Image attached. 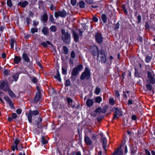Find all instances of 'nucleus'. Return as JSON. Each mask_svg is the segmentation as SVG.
Instances as JSON below:
<instances>
[{
	"label": "nucleus",
	"mask_w": 155,
	"mask_h": 155,
	"mask_svg": "<svg viewBox=\"0 0 155 155\" xmlns=\"http://www.w3.org/2000/svg\"><path fill=\"white\" fill-rule=\"evenodd\" d=\"M61 39L63 42L66 44L68 45L70 43L71 40L70 34L63 29L61 30Z\"/></svg>",
	"instance_id": "f257e3e1"
},
{
	"label": "nucleus",
	"mask_w": 155,
	"mask_h": 155,
	"mask_svg": "<svg viewBox=\"0 0 155 155\" xmlns=\"http://www.w3.org/2000/svg\"><path fill=\"white\" fill-rule=\"evenodd\" d=\"M83 68V67L82 65L80 64L73 69L71 73V78L72 81L75 80V76L78 75L79 71H82Z\"/></svg>",
	"instance_id": "f03ea898"
},
{
	"label": "nucleus",
	"mask_w": 155,
	"mask_h": 155,
	"mask_svg": "<svg viewBox=\"0 0 155 155\" xmlns=\"http://www.w3.org/2000/svg\"><path fill=\"white\" fill-rule=\"evenodd\" d=\"M39 114V112L37 110H30L28 114L26 113V115L27 117L28 121L30 123L32 122V117H34V116Z\"/></svg>",
	"instance_id": "7ed1b4c3"
},
{
	"label": "nucleus",
	"mask_w": 155,
	"mask_h": 155,
	"mask_svg": "<svg viewBox=\"0 0 155 155\" xmlns=\"http://www.w3.org/2000/svg\"><path fill=\"white\" fill-rule=\"evenodd\" d=\"M20 142V141L18 140V138L16 139L15 140L14 142V145H13L12 146V149L13 151H14L15 150H22V149L23 148V144L21 143L19 145L18 147V145L19 144Z\"/></svg>",
	"instance_id": "20e7f679"
},
{
	"label": "nucleus",
	"mask_w": 155,
	"mask_h": 155,
	"mask_svg": "<svg viewBox=\"0 0 155 155\" xmlns=\"http://www.w3.org/2000/svg\"><path fill=\"white\" fill-rule=\"evenodd\" d=\"M147 74L150 82L152 84H154L155 83V78L153 71L151 69H150V71H147Z\"/></svg>",
	"instance_id": "39448f33"
},
{
	"label": "nucleus",
	"mask_w": 155,
	"mask_h": 155,
	"mask_svg": "<svg viewBox=\"0 0 155 155\" xmlns=\"http://www.w3.org/2000/svg\"><path fill=\"white\" fill-rule=\"evenodd\" d=\"M9 88V85L7 81L3 80L0 81V89L6 92Z\"/></svg>",
	"instance_id": "423d86ee"
},
{
	"label": "nucleus",
	"mask_w": 155,
	"mask_h": 155,
	"mask_svg": "<svg viewBox=\"0 0 155 155\" xmlns=\"http://www.w3.org/2000/svg\"><path fill=\"white\" fill-rule=\"evenodd\" d=\"M90 75V70L87 68H85V70L83 72L80 77L81 80H84L85 79H88Z\"/></svg>",
	"instance_id": "0eeeda50"
},
{
	"label": "nucleus",
	"mask_w": 155,
	"mask_h": 155,
	"mask_svg": "<svg viewBox=\"0 0 155 155\" xmlns=\"http://www.w3.org/2000/svg\"><path fill=\"white\" fill-rule=\"evenodd\" d=\"M90 52L94 56H99V53L98 48L96 45H93L90 47L89 49Z\"/></svg>",
	"instance_id": "6e6552de"
},
{
	"label": "nucleus",
	"mask_w": 155,
	"mask_h": 155,
	"mask_svg": "<svg viewBox=\"0 0 155 155\" xmlns=\"http://www.w3.org/2000/svg\"><path fill=\"white\" fill-rule=\"evenodd\" d=\"M54 15L56 18H58L59 17L64 18L66 16L67 12L66 11L63 9L62 11H58L55 12Z\"/></svg>",
	"instance_id": "1a4fd4ad"
},
{
	"label": "nucleus",
	"mask_w": 155,
	"mask_h": 155,
	"mask_svg": "<svg viewBox=\"0 0 155 155\" xmlns=\"http://www.w3.org/2000/svg\"><path fill=\"white\" fill-rule=\"evenodd\" d=\"M113 110L114 113L113 117V120L118 118L119 116H122V113L120 109L117 108H113Z\"/></svg>",
	"instance_id": "9d476101"
},
{
	"label": "nucleus",
	"mask_w": 155,
	"mask_h": 155,
	"mask_svg": "<svg viewBox=\"0 0 155 155\" xmlns=\"http://www.w3.org/2000/svg\"><path fill=\"white\" fill-rule=\"evenodd\" d=\"M95 40L98 43H101L103 41V37L102 35L99 33H97L95 36Z\"/></svg>",
	"instance_id": "9b49d317"
},
{
	"label": "nucleus",
	"mask_w": 155,
	"mask_h": 155,
	"mask_svg": "<svg viewBox=\"0 0 155 155\" xmlns=\"http://www.w3.org/2000/svg\"><path fill=\"white\" fill-rule=\"evenodd\" d=\"M101 142H102V146L103 149L105 150V152H106L107 150V140L106 137H102L101 138Z\"/></svg>",
	"instance_id": "f8f14e48"
},
{
	"label": "nucleus",
	"mask_w": 155,
	"mask_h": 155,
	"mask_svg": "<svg viewBox=\"0 0 155 155\" xmlns=\"http://www.w3.org/2000/svg\"><path fill=\"white\" fill-rule=\"evenodd\" d=\"M101 55L102 56H101V60L102 63H104L106 61V55L105 53V52L104 50L102 49L100 51Z\"/></svg>",
	"instance_id": "ddd939ff"
},
{
	"label": "nucleus",
	"mask_w": 155,
	"mask_h": 155,
	"mask_svg": "<svg viewBox=\"0 0 155 155\" xmlns=\"http://www.w3.org/2000/svg\"><path fill=\"white\" fill-rule=\"evenodd\" d=\"M28 2L26 1H21L18 3L17 5L18 6H20L21 8H24L28 5Z\"/></svg>",
	"instance_id": "4468645a"
},
{
	"label": "nucleus",
	"mask_w": 155,
	"mask_h": 155,
	"mask_svg": "<svg viewBox=\"0 0 155 155\" xmlns=\"http://www.w3.org/2000/svg\"><path fill=\"white\" fill-rule=\"evenodd\" d=\"M113 155H123L122 149L120 148H118L113 153Z\"/></svg>",
	"instance_id": "2eb2a0df"
},
{
	"label": "nucleus",
	"mask_w": 155,
	"mask_h": 155,
	"mask_svg": "<svg viewBox=\"0 0 155 155\" xmlns=\"http://www.w3.org/2000/svg\"><path fill=\"white\" fill-rule=\"evenodd\" d=\"M84 142L87 145H91L92 144V141L90 138L87 136H85L84 139Z\"/></svg>",
	"instance_id": "dca6fc26"
},
{
	"label": "nucleus",
	"mask_w": 155,
	"mask_h": 155,
	"mask_svg": "<svg viewBox=\"0 0 155 155\" xmlns=\"http://www.w3.org/2000/svg\"><path fill=\"white\" fill-rule=\"evenodd\" d=\"M4 99L8 103L10 107L12 108L14 107V105L12 101L8 97H4Z\"/></svg>",
	"instance_id": "f3484780"
},
{
	"label": "nucleus",
	"mask_w": 155,
	"mask_h": 155,
	"mask_svg": "<svg viewBox=\"0 0 155 155\" xmlns=\"http://www.w3.org/2000/svg\"><path fill=\"white\" fill-rule=\"evenodd\" d=\"M48 19V17L47 13H45L41 16V20L43 23L46 22Z\"/></svg>",
	"instance_id": "a211bd4d"
},
{
	"label": "nucleus",
	"mask_w": 155,
	"mask_h": 155,
	"mask_svg": "<svg viewBox=\"0 0 155 155\" xmlns=\"http://www.w3.org/2000/svg\"><path fill=\"white\" fill-rule=\"evenodd\" d=\"M72 34L74 41L75 42H78L79 41V37L78 35L74 31H73Z\"/></svg>",
	"instance_id": "6ab92c4d"
},
{
	"label": "nucleus",
	"mask_w": 155,
	"mask_h": 155,
	"mask_svg": "<svg viewBox=\"0 0 155 155\" xmlns=\"http://www.w3.org/2000/svg\"><path fill=\"white\" fill-rule=\"evenodd\" d=\"M41 97V93L39 92H38L36 94L34 98V101L35 103L38 102L40 99Z\"/></svg>",
	"instance_id": "aec40b11"
},
{
	"label": "nucleus",
	"mask_w": 155,
	"mask_h": 155,
	"mask_svg": "<svg viewBox=\"0 0 155 155\" xmlns=\"http://www.w3.org/2000/svg\"><path fill=\"white\" fill-rule=\"evenodd\" d=\"M41 31L44 35H47L49 33V29L47 27H44L42 29Z\"/></svg>",
	"instance_id": "412c9836"
},
{
	"label": "nucleus",
	"mask_w": 155,
	"mask_h": 155,
	"mask_svg": "<svg viewBox=\"0 0 155 155\" xmlns=\"http://www.w3.org/2000/svg\"><path fill=\"white\" fill-rule=\"evenodd\" d=\"M87 106L88 107L92 106L93 104V99H88L86 102Z\"/></svg>",
	"instance_id": "4be33fe9"
},
{
	"label": "nucleus",
	"mask_w": 155,
	"mask_h": 155,
	"mask_svg": "<svg viewBox=\"0 0 155 155\" xmlns=\"http://www.w3.org/2000/svg\"><path fill=\"white\" fill-rule=\"evenodd\" d=\"M7 90V91H8L9 95L10 97L12 98L15 97V95L12 91L10 89V88Z\"/></svg>",
	"instance_id": "5701e85b"
},
{
	"label": "nucleus",
	"mask_w": 155,
	"mask_h": 155,
	"mask_svg": "<svg viewBox=\"0 0 155 155\" xmlns=\"http://www.w3.org/2000/svg\"><path fill=\"white\" fill-rule=\"evenodd\" d=\"M22 57L25 61L27 62H29V58L26 53H24L23 54Z\"/></svg>",
	"instance_id": "b1692460"
},
{
	"label": "nucleus",
	"mask_w": 155,
	"mask_h": 155,
	"mask_svg": "<svg viewBox=\"0 0 155 155\" xmlns=\"http://www.w3.org/2000/svg\"><path fill=\"white\" fill-rule=\"evenodd\" d=\"M21 58L18 56H15L14 59V62L16 64L18 63L21 61Z\"/></svg>",
	"instance_id": "393cba45"
},
{
	"label": "nucleus",
	"mask_w": 155,
	"mask_h": 155,
	"mask_svg": "<svg viewBox=\"0 0 155 155\" xmlns=\"http://www.w3.org/2000/svg\"><path fill=\"white\" fill-rule=\"evenodd\" d=\"M54 77L60 82L61 81V79L60 77V75L59 74V71H58L56 75L54 76Z\"/></svg>",
	"instance_id": "a878e982"
},
{
	"label": "nucleus",
	"mask_w": 155,
	"mask_h": 155,
	"mask_svg": "<svg viewBox=\"0 0 155 155\" xmlns=\"http://www.w3.org/2000/svg\"><path fill=\"white\" fill-rule=\"evenodd\" d=\"M101 18L104 23H106L107 21V17L105 14H103L102 15Z\"/></svg>",
	"instance_id": "bb28decb"
},
{
	"label": "nucleus",
	"mask_w": 155,
	"mask_h": 155,
	"mask_svg": "<svg viewBox=\"0 0 155 155\" xmlns=\"http://www.w3.org/2000/svg\"><path fill=\"white\" fill-rule=\"evenodd\" d=\"M50 29L51 31L56 32L57 30V28L55 26L52 25L50 27Z\"/></svg>",
	"instance_id": "cd10ccee"
},
{
	"label": "nucleus",
	"mask_w": 155,
	"mask_h": 155,
	"mask_svg": "<svg viewBox=\"0 0 155 155\" xmlns=\"http://www.w3.org/2000/svg\"><path fill=\"white\" fill-rule=\"evenodd\" d=\"M16 43V41L14 39L12 38L11 39V42L10 43L11 47L13 49L14 47V44Z\"/></svg>",
	"instance_id": "c85d7f7f"
},
{
	"label": "nucleus",
	"mask_w": 155,
	"mask_h": 155,
	"mask_svg": "<svg viewBox=\"0 0 155 155\" xmlns=\"http://www.w3.org/2000/svg\"><path fill=\"white\" fill-rule=\"evenodd\" d=\"M85 3L83 1H81L79 2V6L81 8H83L84 7Z\"/></svg>",
	"instance_id": "c756f323"
},
{
	"label": "nucleus",
	"mask_w": 155,
	"mask_h": 155,
	"mask_svg": "<svg viewBox=\"0 0 155 155\" xmlns=\"http://www.w3.org/2000/svg\"><path fill=\"white\" fill-rule=\"evenodd\" d=\"M38 31V29L37 28H34L31 29V32L32 34H34L35 32H37Z\"/></svg>",
	"instance_id": "7c9ffc66"
},
{
	"label": "nucleus",
	"mask_w": 155,
	"mask_h": 155,
	"mask_svg": "<svg viewBox=\"0 0 155 155\" xmlns=\"http://www.w3.org/2000/svg\"><path fill=\"white\" fill-rule=\"evenodd\" d=\"M41 142L43 144H45L48 143V141L45 139L44 136H43L41 138Z\"/></svg>",
	"instance_id": "2f4dec72"
},
{
	"label": "nucleus",
	"mask_w": 155,
	"mask_h": 155,
	"mask_svg": "<svg viewBox=\"0 0 155 155\" xmlns=\"http://www.w3.org/2000/svg\"><path fill=\"white\" fill-rule=\"evenodd\" d=\"M19 74L18 73H16L13 76V78L15 81H16L19 77Z\"/></svg>",
	"instance_id": "473e14b6"
},
{
	"label": "nucleus",
	"mask_w": 155,
	"mask_h": 155,
	"mask_svg": "<svg viewBox=\"0 0 155 155\" xmlns=\"http://www.w3.org/2000/svg\"><path fill=\"white\" fill-rule=\"evenodd\" d=\"M49 20L52 23L54 24L55 23L53 16L52 15H50L49 16Z\"/></svg>",
	"instance_id": "72a5a7b5"
},
{
	"label": "nucleus",
	"mask_w": 155,
	"mask_h": 155,
	"mask_svg": "<svg viewBox=\"0 0 155 155\" xmlns=\"http://www.w3.org/2000/svg\"><path fill=\"white\" fill-rule=\"evenodd\" d=\"M63 51L64 53L65 54H67L68 52V48L65 46H63Z\"/></svg>",
	"instance_id": "f704fd0d"
},
{
	"label": "nucleus",
	"mask_w": 155,
	"mask_h": 155,
	"mask_svg": "<svg viewBox=\"0 0 155 155\" xmlns=\"http://www.w3.org/2000/svg\"><path fill=\"white\" fill-rule=\"evenodd\" d=\"M146 87L147 90L149 91H150L152 90L153 87L150 84H147Z\"/></svg>",
	"instance_id": "c9c22d12"
},
{
	"label": "nucleus",
	"mask_w": 155,
	"mask_h": 155,
	"mask_svg": "<svg viewBox=\"0 0 155 155\" xmlns=\"http://www.w3.org/2000/svg\"><path fill=\"white\" fill-rule=\"evenodd\" d=\"M134 70H135L134 75H135V76L136 77H139L140 75H139V72L138 71L137 69V68H135Z\"/></svg>",
	"instance_id": "e433bc0d"
},
{
	"label": "nucleus",
	"mask_w": 155,
	"mask_h": 155,
	"mask_svg": "<svg viewBox=\"0 0 155 155\" xmlns=\"http://www.w3.org/2000/svg\"><path fill=\"white\" fill-rule=\"evenodd\" d=\"M95 112L97 115H99L101 113V108L98 107L95 110Z\"/></svg>",
	"instance_id": "4c0bfd02"
},
{
	"label": "nucleus",
	"mask_w": 155,
	"mask_h": 155,
	"mask_svg": "<svg viewBox=\"0 0 155 155\" xmlns=\"http://www.w3.org/2000/svg\"><path fill=\"white\" fill-rule=\"evenodd\" d=\"M96 102L97 103H100L102 101L101 98L99 97H97L95 98Z\"/></svg>",
	"instance_id": "58836bf2"
},
{
	"label": "nucleus",
	"mask_w": 155,
	"mask_h": 155,
	"mask_svg": "<svg viewBox=\"0 0 155 155\" xmlns=\"http://www.w3.org/2000/svg\"><path fill=\"white\" fill-rule=\"evenodd\" d=\"M67 101L69 105L71 106L73 102L72 100L70 97L67 98Z\"/></svg>",
	"instance_id": "ea45409f"
},
{
	"label": "nucleus",
	"mask_w": 155,
	"mask_h": 155,
	"mask_svg": "<svg viewBox=\"0 0 155 155\" xmlns=\"http://www.w3.org/2000/svg\"><path fill=\"white\" fill-rule=\"evenodd\" d=\"M71 85V82L69 79H67L65 81V85L66 86L68 87L70 86Z\"/></svg>",
	"instance_id": "a19ab883"
},
{
	"label": "nucleus",
	"mask_w": 155,
	"mask_h": 155,
	"mask_svg": "<svg viewBox=\"0 0 155 155\" xmlns=\"http://www.w3.org/2000/svg\"><path fill=\"white\" fill-rule=\"evenodd\" d=\"M7 5L9 7H11L12 6V3L11 0H7Z\"/></svg>",
	"instance_id": "79ce46f5"
},
{
	"label": "nucleus",
	"mask_w": 155,
	"mask_h": 155,
	"mask_svg": "<svg viewBox=\"0 0 155 155\" xmlns=\"http://www.w3.org/2000/svg\"><path fill=\"white\" fill-rule=\"evenodd\" d=\"M100 91H101V90H100V89L98 87H97L96 88V89H95V93L96 94H98L100 92Z\"/></svg>",
	"instance_id": "37998d69"
},
{
	"label": "nucleus",
	"mask_w": 155,
	"mask_h": 155,
	"mask_svg": "<svg viewBox=\"0 0 155 155\" xmlns=\"http://www.w3.org/2000/svg\"><path fill=\"white\" fill-rule=\"evenodd\" d=\"M122 8L125 14L127 13V11L126 9V7L124 5H123L122 6Z\"/></svg>",
	"instance_id": "c03bdc74"
},
{
	"label": "nucleus",
	"mask_w": 155,
	"mask_h": 155,
	"mask_svg": "<svg viewBox=\"0 0 155 155\" xmlns=\"http://www.w3.org/2000/svg\"><path fill=\"white\" fill-rule=\"evenodd\" d=\"M151 58L150 56L148 55H147L146 57L145 58L146 62L147 63L149 62L151 60Z\"/></svg>",
	"instance_id": "a18cd8bd"
},
{
	"label": "nucleus",
	"mask_w": 155,
	"mask_h": 155,
	"mask_svg": "<svg viewBox=\"0 0 155 155\" xmlns=\"http://www.w3.org/2000/svg\"><path fill=\"white\" fill-rule=\"evenodd\" d=\"M109 103L111 105H113L114 104L115 101L113 98H111L109 99Z\"/></svg>",
	"instance_id": "49530a36"
},
{
	"label": "nucleus",
	"mask_w": 155,
	"mask_h": 155,
	"mask_svg": "<svg viewBox=\"0 0 155 155\" xmlns=\"http://www.w3.org/2000/svg\"><path fill=\"white\" fill-rule=\"evenodd\" d=\"M120 24L118 22H117L115 25L114 26V29L117 30L119 28Z\"/></svg>",
	"instance_id": "de8ad7c7"
},
{
	"label": "nucleus",
	"mask_w": 155,
	"mask_h": 155,
	"mask_svg": "<svg viewBox=\"0 0 155 155\" xmlns=\"http://www.w3.org/2000/svg\"><path fill=\"white\" fill-rule=\"evenodd\" d=\"M26 23L28 25L31 22V19L30 18H29L28 17H27L26 18Z\"/></svg>",
	"instance_id": "09e8293b"
},
{
	"label": "nucleus",
	"mask_w": 155,
	"mask_h": 155,
	"mask_svg": "<svg viewBox=\"0 0 155 155\" xmlns=\"http://www.w3.org/2000/svg\"><path fill=\"white\" fill-rule=\"evenodd\" d=\"M62 74H65L67 73V70L65 68H64L63 67L62 68Z\"/></svg>",
	"instance_id": "8fccbe9b"
},
{
	"label": "nucleus",
	"mask_w": 155,
	"mask_h": 155,
	"mask_svg": "<svg viewBox=\"0 0 155 155\" xmlns=\"http://www.w3.org/2000/svg\"><path fill=\"white\" fill-rule=\"evenodd\" d=\"M33 26L34 27H36L39 24V22L38 21H33Z\"/></svg>",
	"instance_id": "3c124183"
},
{
	"label": "nucleus",
	"mask_w": 155,
	"mask_h": 155,
	"mask_svg": "<svg viewBox=\"0 0 155 155\" xmlns=\"http://www.w3.org/2000/svg\"><path fill=\"white\" fill-rule=\"evenodd\" d=\"M71 58H75V53L74 51H72L71 54Z\"/></svg>",
	"instance_id": "603ef678"
},
{
	"label": "nucleus",
	"mask_w": 155,
	"mask_h": 155,
	"mask_svg": "<svg viewBox=\"0 0 155 155\" xmlns=\"http://www.w3.org/2000/svg\"><path fill=\"white\" fill-rule=\"evenodd\" d=\"M50 9L51 10L53 11L56 9V7L54 6L53 5H51L50 6Z\"/></svg>",
	"instance_id": "864d4df0"
},
{
	"label": "nucleus",
	"mask_w": 155,
	"mask_h": 155,
	"mask_svg": "<svg viewBox=\"0 0 155 155\" xmlns=\"http://www.w3.org/2000/svg\"><path fill=\"white\" fill-rule=\"evenodd\" d=\"M137 19L138 20V21H137V23H140L141 21V16L140 15H139L137 17Z\"/></svg>",
	"instance_id": "5fc2aeb1"
},
{
	"label": "nucleus",
	"mask_w": 155,
	"mask_h": 155,
	"mask_svg": "<svg viewBox=\"0 0 155 155\" xmlns=\"http://www.w3.org/2000/svg\"><path fill=\"white\" fill-rule=\"evenodd\" d=\"M32 81L33 82L36 83L37 82V79L35 77H33L31 79Z\"/></svg>",
	"instance_id": "6e6d98bb"
},
{
	"label": "nucleus",
	"mask_w": 155,
	"mask_h": 155,
	"mask_svg": "<svg viewBox=\"0 0 155 155\" xmlns=\"http://www.w3.org/2000/svg\"><path fill=\"white\" fill-rule=\"evenodd\" d=\"M92 20L94 22H97L98 21V19L96 16H94L92 18Z\"/></svg>",
	"instance_id": "4d7b16f0"
},
{
	"label": "nucleus",
	"mask_w": 155,
	"mask_h": 155,
	"mask_svg": "<svg viewBox=\"0 0 155 155\" xmlns=\"http://www.w3.org/2000/svg\"><path fill=\"white\" fill-rule=\"evenodd\" d=\"M17 115L15 113H13L12 114V117L13 119H15L17 118Z\"/></svg>",
	"instance_id": "13d9d810"
},
{
	"label": "nucleus",
	"mask_w": 155,
	"mask_h": 155,
	"mask_svg": "<svg viewBox=\"0 0 155 155\" xmlns=\"http://www.w3.org/2000/svg\"><path fill=\"white\" fill-rule=\"evenodd\" d=\"M144 150L146 155H151L150 151L147 149H145Z\"/></svg>",
	"instance_id": "bf43d9fd"
},
{
	"label": "nucleus",
	"mask_w": 155,
	"mask_h": 155,
	"mask_svg": "<svg viewBox=\"0 0 155 155\" xmlns=\"http://www.w3.org/2000/svg\"><path fill=\"white\" fill-rule=\"evenodd\" d=\"M76 0H71V3L73 6L76 5Z\"/></svg>",
	"instance_id": "052dcab7"
},
{
	"label": "nucleus",
	"mask_w": 155,
	"mask_h": 155,
	"mask_svg": "<svg viewBox=\"0 0 155 155\" xmlns=\"http://www.w3.org/2000/svg\"><path fill=\"white\" fill-rule=\"evenodd\" d=\"M21 112H22L21 110V109H19V108L18 109L16 110V113H17V114H20L21 113Z\"/></svg>",
	"instance_id": "680f3d73"
},
{
	"label": "nucleus",
	"mask_w": 155,
	"mask_h": 155,
	"mask_svg": "<svg viewBox=\"0 0 155 155\" xmlns=\"http://www.w3.org/2000/svg\"><path fill=\"white\" fill-rule=\"evenodd\" d=\"M123 96L124 97V98H125L126 99H127V96L126 94V92L125 91H124L123 92Z\"/></svg>",
	"instance_id": "e2e57ef3"
},
{
	"label": "nucleus",
	"mask_w": 155,
	"mask_h": 155,
	"mask_svg": "<svg viewBox=\"0 0 155 155\" xmlns=\"http://www.w3.org/2000/svg\"><path fill=\"white\" fill-rule=\"evenodd\" d=\"M9 71L7 70H5L4 71V74L5 75H8Z\"/></svg>",
	"instance_id": "0e129e2a"
},
{
	"label": "nucleus",
	"mask_w": 155,
	"mask_h": 155,
	"mask_svg": "<svg viewBox=\"0 0 155 155\" xmlns=\"http://www.w3.org/2000/svg\"><path fill=\"white\" fill-rule=\"evenodd\" d=\"M73 58H70L69 59V64H73Z\"/></svg>",
	"instance_id": "69168bd1"
},
{
	"label": "nucleus",
	"mask_w": 155,
	"mask_h": 155,
	"mask_svg": "<svg viewBox=\"0 0 155 155\" xmlns=\"http://www.w3.org/2000/svg\"><path fill=\"white\" fill-rule=\"evenodd\" d=\"M41 45H42L44 47H46L47 46V44L46 43V42H42L41 43Z\"/></svg>",
	"instance_id": "338daca9"
},
{
	"label": "nucleus",
	"mask_w": 155,
	"mask_h": 155,
	"mask_svg": "<svg viewBox=\"0 0 155 155\" xmlns=\"http://www.w3.org/2000/svg\"><path fill=\"white\" fill-rule=\"evenodd\" d=\"M41 123L40 122L38 121L37 123V127L38 128H40L41 127Z\"/></svg>",
	"instance_id": "774afa93"
}]
</instances>
